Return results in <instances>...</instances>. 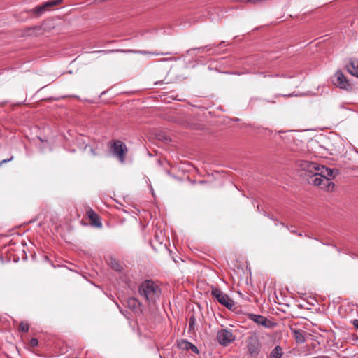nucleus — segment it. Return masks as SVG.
<instances>
[{
	"instance_id": "f3484780",
	"label": "nucleus",
	"mask_w": 358,
	"mask_h": 358,
	"mask_svg": "<svg viewBox=\"0 0 358 358\" xmlns=\"http://www.w3.org/2000/svg\"><path fill=\"white\" fill-rule=\"evenodd\" d=\"M294 96L293 93H291V94H275L273 95V99H264V101L265 102H266V103L275 104L276 103V100L275 99L277 98H278V97H281V96L290 97V96Z\"/></svg>"
},
{
	"instance_id": "1a4fd4ad",
	"label": "nucleus",
	"mask_w": 358,
	"mask_h": 358,
	"mask_svg": "<svg viewBox=\"0 0 358 358\" xmlns=\"http://www.w3.org/2000/svg\"><path fill=\"white\" fill-rule=\"evenodd\" d=\"M62 0H50L42 5L38 6L32 9V13L37 16L41 15L50 7L57 6L62 3Z\"/></svg>"
},
{
	"instance_id": "aec40b11",
	"label": "nucleus",
	"mask_w": 358,
	"mask_h": 358,
	"mask_svg": "<svg viewBox=\"0 0 358 358\" xmlns=\"http://www.w3.org/2000/svg\"><path fill=\"white\" fill-rule=\"evenodd\" d=\"M29 329V325L28 323H25L22 322L19 325V331L22 332H27Z\"/></svg>"
},
{
	"instance_id": "5701e85b",
	"label": "nucleus",
	"mask_w": 358,
	"mask_h": 358,
	"mask_svg": "<svg viewBox=\"0 0 358 358\" xmlns=\"http://www.w3.org/2000/svg\"><path fill=\"white\" fill-rule=\"evenodd\" d=\"M191 350L193 352L196 353V354H198L199 353V350L197 348V347L196 345H194V344H192V343H190V346L189 347V350Z\"/></svg>"
},
{
	"instance_id": "ddd939ff",
	"label": "nucleus",
	"mask_w": 358,
	"mask_h": 358,
	"mask_svg": "<svg viewBox=\"0 0 358 358\" xmlns=\"http://www.w3.org/2000/svg\"><path fill=\"white\" fill-rule=\"evenodd\" d=\"M127 307L134 313L141 312V303L134 297H130L127 301Z\"/></svg>"
},
{
	"instance_id": "2eb2a0df",
	"label": "nucleus",
	"mask_w": 358,
	"mask_h": 358,
	"mask_svg": "<svg viewBox=\"0 0 358 358\" xmlns=\"http://www.w3.org/2000/svg\"><path fill=\"white\" fill-rule=\"evenodd\" d=\"M282 355V348L277 345L272 350L269 358H281Z\"/></svg>"
},
{
	"instance_id": "a211bd4d",
	"label": "nucleus",
	"mask_w": 358,
	"mask_h": 358,
	"mask_svg": "<svg viewBox=\"0 0 358 358\" xmlns=\"http://www.w3.org/2000/svg\"><path fill=\"white\" fill-rule=\"evenodd\" d=\"M190 342L185 340V339H181L180 341H177V345L178 348L181 350H189V347L190 346Z\"/></svg>"
},
{
	"instance_id": "4468645a",
	"label": "nucleus",
	"mask_w": 358,
	"mask_h": 358,
	"mask_svg": "<svg viewBox=\"0 0 358 358\" xmlns=\"http://www.w3.org/2000/svg\"><path fill=\"white\" fill-rule=\"evenodd\" d=\"M293 334L294 336V338L297 343H303L306 341L303 331L295 329L293 331Z\"/></svg>"
},
{
	"instance_id": "dca6fc26",
	"label": "nucleus",
	"mask_w": 358,
	"mask_h": 358,
	"mask_svg": "<svg viewBox=\"0 0 358 358\" xmlns=\"http://www.w3.org/2000/svg\"><path fill=\"white\" fill-rule=\"evenodd\" d=\"M110 265L111 268L115 271L121 272L123 270V266L116 259H110Z\"/></svg>"
},
{
	"instance_id": "0eeeda50",
	"label": "nucleus",
	"mask_w": 358,
	"mask_h": 358,
	"mask_svg": "<svg viewBox=\"0 0 358 358\" xmlns=\"http://www.w3.org/2000/svg\"><path fill=\"white\" fill-rule=\"evenodd\" d=\"M332 82L336 87L341 89L346 90L351 89V85L349 80L341 70H338L335 73Z\"/></svg>"
},
{
	"instance_id": "412c9836",
	"label": "nucleus",
	"mask_w": 358,
	"mask_h": 358,
	"mask_svg": "<svg viewBox=\"0 0 358 358\" xmlns=\"http://www.w3.org/2000/svg\"><path fill=\"white\" fill-rule=\"evenodd\" d=\"M281 225H282L283 227H285L286 228H287L293 234H296L299 236H302V234L300 232V233H297L293 228L292 226H291L290 227L287 225H285L284 223H280Z\"/></svg>"
},
{
	"instance_id": "6e6552de",
	"label": "nucleus",
	"mask_w": 358,
	"mask_h": 358,
	"mask_svg": "<svg viewBox=\"0 0 358 358\" xmlns=\"http://www.w3.org/2000/svg\"><path fill=\"white\" fill-rule=\"evenodd\" d=\"M217 339L220 344L223 346H227L234 341L235 337L231 331L227 329H222L217 332Z\"/></svg>"
},
{
	"instance_id": "c756f323",
	"label": "nucleus",
	"mask_w": 358,
	"mask_h": 358,
	"mask_svg": "<svg viewBox=\"0 0 358 358\" xmlns=\"http://www.w3.org/2000/svg\"><path fill=\"white\" fill-rule=\"evenodd\" d=\"M281 222H280L278 220H275V225H278V224H280Z\"/></svg>"
},
{
	"instance_id": "7c9ffc66",
	"label": "nucleus",
	"mask_w": 358,
	"mask_h": 358,
	"mask_svg": "<svg viewBox=\"0 0 358 358\" xmlns=\"http://www.w3.org/2000/svg\"><path fill=\"white\" fill-rule=\"evenodd\" d=\"M38 139H39L41 142H43V141H43L41 138H40V137H38Z\"/></svg>"
},
{
	"instance_id": "393cba45",
	"label": "nucleus",
	"mask_w": 358,
	"mask_h": 358,
	"mask_svg": "<svg viewBox=\"0 0 358 358\" xmlns=\"http://www.w3.org/2000/svg\"><path fill=\"white\" fill-rule=\"evenodd\" d=\"M259 74L262 75L264 77H267V76H271V77H272V76H271V75H268V74H267V73H265V72H261V73H259Z\"/></svg>"
},
{
	"instance_id": "bb28decb",
	"label": "nucleus",
	"mask_w": 358,
	"mask_h": 358,
	"mask_svg": "<svg viewBox=\"0 0 358 358\" xmlns=\"http://www.w3.org/2000/svg\"><path fill=\"white\" fill-rule=\"evenodd\" d=\"M260 100V98L259 97H254L251 99V101H259Z\"/></svg>"
},
{
	"instance_id": "c85d7f7f",
	"label": "nucleus",
	"mask_w": 358,
	"mask_h": 358,
	"mask_svg": "<svg viewBox=\"0 0 358 358\" xmlns=\"http://www.w3.org/2000/svg\"><path fill=\"white\" fill-rule=\"evenodd\" d=\"M91 152H92V154H93L94 155H96V153L94 151L93 148H91Z\"/></svg>"
},
{
	"instance_id": "f8f14e48",
	"label": "nucleus",
	"mask_w": 358,
	"mask_h": 358,
	"mask_svg": "<svg viewBox=\"0 0 358 358\" xmlns=\"http://www.w3.org/2000/svg\"><path fill=\"white\" fill-rule=\"evenodd\" d=\"M347 71L352 76L358 78V59L350 58L349 63L346 65Z\"/></svg>"
},
{
	"instance_id": "a878e982",
	"label": "nucleus",
	"mask_w": 358,
	"mask_h": 358,
	"mask_svg": "<svg viewBox=\"0 0 358 358\" xmlns=\"http://www.w3.org/2000/svg\"><path fill=\"white\" fill-rule=\"evenodd\" d=\"M353 324L358 329V320H355L353 322Z\"/></svg>"
},
{
	"instance_id": "423d86ee",
	"label": "nucleus",
	"mask_w": 358,
	"mask_h": 358,
	"mask_svg": "<svg viewBox=\"0 0 358 358\" xmlns=\"http://www.w3.org/2000/svg\"><path fill=\"white\" fill-rule=\"evenodd\" d=\"M93 52H99V53H103V54H109V53H113V52H124V53H136V54H141V55H167L169 53H164V52H148L145 50H123V49H110V50H97L94 51Z\"/></svg>"
},
{
	"instance_id": "20e7f679",
	"label": "nucleus",
	"mask_w": 358,
	"mask_h": 358,
	"mask_svg": "<svg viewBox=\"0 0 358 358\" xmlns=\"http://www.w3.org/2000/svg\"><path fill=\"white\" fill-rule=\"evenodd\" d=\"M109 148L113 155L117 157L119 162L124 163L128 152L127 145L120 140H115L110 143Z\"/></svg>"
},
{
	"instance_id": "6ab92c4d",
	"label": "nucleus",
	"mask_w": 358,
	"mask_h": 358,
	"mask_svg": "<svg viewBox=\"0 0 358 358\" xmlns=\"http://www.w3.org/2000/svg\"><path fill=\"white\" fill-rule=\"evenodd\" d=\"M196 320L194 313H192L189 318V331L194 330Z\"/></svg>"
},
{
	"instance_id": "f257e3e1",
	"label": "nucleus",
	"mask_w": 358,
	"mask_h": 358,
	"mask_svg": "<svg viewBox=\"0 0 358 358\" xmlns=\"http://www.w3.org/2000/svg\"><path fill=\"white\" fill-rule=\"evenodd\" d=\"M299 166L301 176L306 178L308 183L318 186L327 192H331L335 185L331 181L339 173L336 169H329L315 162L303 160L300 162Z\"/></svg>"
},
{
	"instance_id": "f03ea898",
	"label": "nucleus",
	"mask_w": 358,
	"mask_h": 358,
	"mask_svg": "<svg viewBox=\"0 0 358 358\" xmlns=\"http://www.w3.org/2000/svg\"><path fill=\"white\" fill-rule=\"evenodd\" d=\"M138 292L148 302L155 303L160 297L161 289L154 281L146 280L139 286Z\"/></svg>"
},
{
	"instance_id": "b1692460",
	"label": "nucleus",
	"mask_w": 358,
	"mask_h": 358,
	"mask_svg": "<svg viewBox=\"0 0 358 358\" xmlns=\"http://www.w3.org/2000/svg\"><path fill=\"white\" fill-rule=\"evenodd\" d=\"M13 158V156H11L10 158L8 159H3L2 161L0 162V166H1L2 164L6 163V162H8L10 161H11Z\"/></svg>"
},
{
	"instance_id": "9d476101",
	"label": "nucleus",
	"mask_w": 358,
	"mask_h": 358,
	"mask_svg": "<svg viewBox=\"0 0 358 358\" xmlns=\"http://www.w3.org/2000/svg\"><path fill=\"white\" fill-rule=\"evenodd\" d=\"M249 318L259 325H262L266 328H272L275 324L268 320L266 317L261 315L250 314Z\"/></svg>"
},
{
	"instance_id": "2f4dec72",
	"label": "nucleus",
	"mask_w": 358,
	"mask_h": 358,
	"mask_svg": "<svg viewBox=\"0 0 358 358\" xmlns=\"http://www.w3.org/2000/svg\"><path fill=\"white\" fill-rule=\"evenodd\" d=\"M276 57H270L268 59H273V58H276Z\"/></svg>"
},
{
	"instance_id": "7ed1b4c3",
	"label": "nucleus",
	"mask_w": 358,
	"mask_h": 358,
	"mask_svg": "<svg viewBox=\"0 0 358 358\" xmlns=\"http://www.w3.org/2000/svg\"><path fill=\"white\" fill-rule=\"evenodd\" d=\"M246 348L248 355L257 357L261 350V343L257 333H250L246 339Z\"/></svg>"
},
{
	"instance_id": "39448f33",
	"label": "nucleus",
	"mask_w": 358,
	"mask_h": 358,
	"mask_svg": "<svg viewBox=\"0 0 358 358\" xmlns=\"http://www.w3.org/2000/svg\"><path fill=\"white\" fill-rule=\"evenodd\" d=\"M211 295L221 305L225 306L229 310H232L234 307V301L225 293L222 292L220 289L213 287Z\"/></svg>"
},
{
	"instance_id": "9b49d317",
	"label": "nucleus",
	"mask_w": 358,
	"mask_h": 358,
	"mask_svg": "<svg viewBox=\"0 0 358 358\" xmlns=\"http://www.w3.org/2000/svg\"><path fill=\"white\" fill-rule=\"evenodd\" d=\"M86 215L92 221V225L98 228L102 227V222L101 221L99 215L96 212H94L92 208H90L86 211Z\"/></svg>"
},
{
	"instance_id": "4be33fe9",
	"label": "nucleus",
	"mask_w": 358,
	"mask_h": 358,
	"mask_svg": "<svg viewBox=\"0 0 358 358\" xmlns=\"http://www.w3.org/2000/svg\"><path fill=\"white\" fill-rule=\"evenodd\" d=\"M29 344L31 348L36 347L38 345V339L34 338H31L29 341Z\"/></svg>"
},
{
	"instance_id": "cd10ccee",
	"label": "nucleus",
	"mask_w": 358,
	"mask_h": 358,
	"mask_svg": "<svg viewBox=\"0 0 358 358\" xmlns=\"http://www.w3.org/2000/svg\"><path fill=\"white\" fill-rule=\"evenodd\" d=\"M208 47H209V46H208V45H207V46H206V47L199 48L198 49H199V50H203L204 48H208Z\"/></svg>"
},
{
	"instance_id": "473e14b6",
	"label": "nucleus",
	"mask_w": 358,
	"mask_h": 358,
	"mask_svg": "<svg viewBox=\"0 0 358 358\" xmlns=\"http://www.w3.org/2000/svg\"><path fill=\"white\" fill-rule=\"evenodd\" d=\"M357 358H358V357H357Z\"/></svg>"
}]
</instances>
